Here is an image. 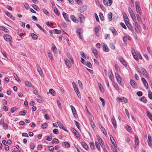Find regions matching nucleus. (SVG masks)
Instances as JSON below:
<instances>
[{
    "label": "nucleus",
    "instance_id": "nucleus-53",
    "mask_svg": "<svg viewBox=\"0 0 152 152\" xmlns=\"http://www.w3.org/2000/svg\"><path fill=\"white\" fill-rule=\"evenodd\" d=\"M86 65L88 67L91 68L92 67V65L91 63L88 61L87 63L86 64Z\"/></svg>",
    "mask_w": 152,
    "mask_h": 152
},
{
    "label": "nucleus",
    "instance_id": "nucleus-5",
    "mask_svg": "<svg viewBox=\"0 0 152 152\" xmlns=\"http://www.w3.org/2000/svg\"><path fill=\"white\" fill-rule=\"evenodd\" d=\"M4 38L5 40L8 42H10L11 39H12L10 35L8 34L4 35Z\"/></svg>",
    "mask_w": 152,
    "mask_h": 152
},
{
    "label": "nucleus",
    "instance_id": "nucleus-62",
    "mask_svg": "<svg viewBox=\"0 0 152 152\" xmlns=\"http://www.w3.org/2000/svg\"><path fill=\"white\" fill-rule=\"evenodd\" d=\"M120 25L121 27L124 28V29H126V27L124 23L121 22L120 23Z\"/></svg>",
    "mask_w": 152,
    "mask_h": 152
},
{
    "label": "nucleus",
    "instance_id": "nucleus-18",
    "mask_svg": "<svg viewBox=\"0 0 152 152\" xmlns=\"http://www.w3.org/2000/svg\"><path fill=\"white\" fill-rule=\"evenodd\" d=\"M72 131L74 133L76 136L78 138H79L80 137L79 135L78 134L77 132V131L74 128L72 129Z\"/></svg>",
    "mask_w": 152,
    "mask_h": 152
},
{
    "label": "nucleus",
    "instance_id": "nucleus-37",
    "mask_svg": "<svg viewBox=\"0 0 152 152\" xmlns=\"http://www.w3.org/2000/svg\"><path fill=\"white\" fill-rule=\"evenodd\" d=\"M109 78L111 81H113L114 80V77L112 72H111V73L109 76Z\"/></svg>",
    "mask_w": 152,
    "mask_h": 152
},
{
    "label": "nucleus",
    "instance_id": "nucleus-41",
    "mask_svg": "<svg viewBox=\"0 0 152 152\" xmlns=\"http://www.w3.org/2000/svg\"><path fill=\"white\" fill-rule=\"evenodd\" d=\"M52 48H51V50L53 52H55L56 51V47L55 46V45L54 44H52Z\"/></svg>",
    "mask_w": 152,
    "mask_h": 152
},
{
    "label": "nucleus",
    "instance_id": "nucleus-20",
    "mask_svg": "<svg viewBox=\"0 0 152 152\" xmlns=\"http://www.w3.org/2000/svg\"><path fill=\"white\" fill-rule=\"evenodd\" d=\"M111 121L114 128H117L116 122L115 119L112 118L111 119Z\"/></svg>",
    "mask_w": 152,
    "mask_h": 152
},
{
    "label": "nucleus",
    "instance_id": "nucleus-23",
    "mask_svg": "<svg viewBox=\"0 0 152 152\" xmlns=\"http://www.w3.org/2000/svg\"><path fill=\"white\" fill-rule=\"evenodd\" d=\"M110 30L111 31L114 35H118L117 31L114 28H111L110 29Z\"/></svg>",
    "mask_w": 152,
    "mask_h": 152
},
{
    "label": "nucleus",
    "instance_id": "nucleus-50",
    "mask_svg": "<svg viewBox=\"0 0 152 152\" xmlns=\"http://www.w3.org/2000/svg\"><path fill=\"white\" fill-rule=\"evenodd\" d=\"M76 93L77 94V95L78 98L80 99H81V96H80V92L79 91V90H78V89L77 90V91H75Z\"/></svg>",
    "mask_w": 152,
    "mask_h": 152
},
{
    "label": "nucleus",
    "instance_id": "nucleus-40",
    "mask_svg": "<svg viewBox=\"0 0 152 152\" xmlns=\"http://www.w3.org/2000/svg\"><path fill=\"white\" fill-rule=\"evenodd\" d=\"M32 88H33V93H34L36 95H37L38 94V91L36 90L35 88L34 87V86H32Z\"/></svg>",
    "mask_w": 152,
    "mask_h": 152
},
{
    "label": "nucleus",
    "instance_id": "nucleus-32",
    "mask_svg": "<svg viewBox=\"0 0 152 152\" xmlns=\"http://www.w3.org/2000/svg\"><path fill=\"white\" fill-rule=\"evenodd\" d=\"M58 140L56 138H54L52 141V143L53 144L54 143H58L59 142Z\"/></svg>",
    "mask_w": 152,
    "mask_h": 152
},
{
    "label": "nucleus",
    "instance_id": "nucleus-51",
    "mask_svg": "<svg viewBox=\"0 0 152 152\" xmlns=\"http://www.w3.org/2000/svg\"><path fill=\"white\" fill-rule=\"evenodd\" d=\"M56 102L58 106V107L60 109H62V107L61 106V103L60 101L59 100H57Z\"/></svg>",
    "mask_w": 152,
    "mask_h": 152
},
{
    "label": "nucleus",
    "instance_id": "nucleus-3",
    "mask_svg": "<svg viewBox=\"0 0 152 152\" xmlns=\"http://www.w3.org/2000/svg\"><path fill=\"white\" fill-rule=\"evenodd\" d=\"M117 99V101L119 102H122L126 103L128 101V100L126 98L123 97L120 98L118 97Z\"/></svg>",
    "mask_w": 152,
    "mask_h": 152
},
{
    "label": "nucleus",
    "instance_id": "nucleus-52",
    "mask_svg": "<svg viewBox=\"0 0 152 152\" xmlns=\"http://www.w3.org/2000/svg\"><path fill=\"white\" fill-rule=\"evenodd\" d=\"M136 145H138L139 143V140L137 137L136 136L135 137V140L134 141Z\"/></svg>",
    "mask_w": 152,
    "mask_h": 152
},
{
    "label": "nucleus",
    "instance_id": "nucleus-12",
    "mask_svg": "<svg viewBox=\"0 0 152 152\" xmlns=\"http://www.w3.org/2000/svg\"><path fill=\"white\" fill-rule=\"evenodd\" d=\"M5 14L8 17L10 18L12 20H15V18L12 16V15L8 11H6L5 12Z\"/></svg>",
    "mask_w": 152,
    "mask_h": 152
},
{
    "label": "nucleus",
    "instance_id": "nucleus-15",
    "mask_svg": "<svg viewBox=\"0 0 152 152\" xmlns=\"http://www.w3.org/2000/svg\"><path fill=\"white\" fill-rule=\"evenodd\" d=\"M37 71L38 72L39 74L41 76H42V75H43V73L40 66H39V65L37 64Z\"/></svg>",
    "mask_w": 152,
    "mask_h": 152
},
{
    "label": "nucleus",
    "instance_id": "nucleus-60",
    "mask_svg": "<svg viewBox=\"0 0 152 152\" xmlns=\"http://www.w3.org/2000/svg\"><path fill=\"white\" fill-rule=\"evenodd\" d=\"M113 86L114 87V88L117 90H119V88L118 85H117V84L116 83H114L113 84Z\"/></svg>",
    "mask_w": 152,
    "mask_h": 152
},
{
    "label": "nucleus",
    "instance_id": "nucleus-49",
    "mask_svg": "<svg viewBox=\"0 0 152 152\" xmlns=\"http://www.w3.org/2000/svg\"><path fill=\"white\" fill-rule=\"evenodd\" d=\"M76 93L77 94V95L78 98L80 99H81V96H80V92L79 91V90H78V89L77 90V91H75Z\"/></svg>",
    "mask_w": 152,
    "mask_h": 152
},
{
    "label": "nucleus",
    "instance_id": "nucleus-45",
    "mask_svg": "<svg viewBox=\"0 0 152 152\" xmlns=\"http://www.w3.org/2000/svg\"><path fill=\"white\" fill-rule=\"evenodd\" d=\"M32 7L35 10H36L37 11H39V8L37 6V5L34 4L32 5Z\"/></svg>",
    "mask_w": 152,
    "mask_h": 152
},
{
    "label": "nucleus",
    "instance_id": "nucleus-10",
    "mask_svg": "<svg viewBox=\"0 0 152 152\" xmlns=\"http://www.w3.org/2000/svg\"><path fill=\"white\" fill-rule=\"evenodd\" d=\"M130 83L132 85V86L134 88H137V84L136 83L135 81L133 80H131L130 81Z\"/></svg>",
    "mask_w": 152,
    "mask_h": 152
},
{
    "label": "nucleus",
    "instance_id": "nucleus-42",
    "mask_svg": "<svg viewBox=\"0 0 152 152\" xmlns=\"http://www.w3.org/2000/svg\"><path fill=\"white\" fill-rule=\"evenodd\" d=\"M116 79L119 83L121 85H122V83L121 81L122 79L121 77H118L117 78H116Z\"/></svg>",
    "mask_w": 152,
    "mask_h": 152
},
{
    "label": "nucleus",
    "instance_id": "nucleus-26",
    "mask_svg": "<svg viewBox=\"0 0 152 152\" xmlns=\"http://www.w3.org/2000/svg\"><path fill=\"white\" fill-rule=\"evenodd\" d=\"M126 26L131 31H132L133 32L134 30L133 29V27L129 23Z\"/></svg>",
    "mask_w": 152,
    "mask_h": 152
},
{
    "label": "nucleus",
    "instance_id": "nucleus-9",
    "mask_svg": "<svg viewBox=\"0 0 152 152\" xmlns=\"http://www.w3.org/2000/svg\"><path fill=\"white\" fill-rule=\"evenodd\" d=\"M92 52L94 53V55L96 58H98V53L96 49L94 48H91Z\"/></svg>",
    "mask_w": 152,
    "mask_h": 152
},
{
    "label": "nucleus",
    "instance_id": "nucleus-31",
    "mask_svg": "<svg viewBox=\"0 0 152 152\" xmlns=\"http://www.w3.org/2000/svg\"><path fill=\"white\" fill-rule=\"evenodd\" d=\"M146 113L148 116L149 117L151 120L152 121V115L150 112L148 111H147Z\"/></svg>",
    "mask_w": 152,
    "mask_h": 152
},
{
    "label": "nucleus",
    "instance_id": "nucleus-2",
    "mask_svg": "<svg viewBox=\"0 0 152 152\" xmlns=\"http://www.w3.org/2000/svg\"><path fill=\"white\" fill-rule=\"evenodd\" d=\"M96 137L97 139L98 142L99 143L100 145L102 148L105 147L104 142L99 135H96Z\"/></svg>",
    "mask_w": 152,
    "mask_h": 152
},
{
    "label": "nucleus",
    "instance_id": "nucleus-13",
    "mask_svg": "<svg viewBox=\"0 0 152 152\" xmlns=\"http://www.w3.org/2000/svg\"><path fill=\"white\" fill-rule=\"evenodd\" d=\"M81 29L80 28H78L77 29V35H78L79 38L80 39H82L83 37H82V36L81 35Z\"/></svg>",
    "mask_w": 152,
    "mask_h": 152
},
{
    "label": "nucleus",
    "instance_id": "nucleus-21",
    "mask_svg": "<svg viewBox=\"0 0 152 152\" xmlns=\"http://www.w3.org/2000/svg\"><path fill=\"white\" fill-rule=\"evenodd\" d=\"M81 144L82 146L86 150H88V146L85 142H81Z\"/></svg>",
    "mask_w": 152,
    "mask_h": 152
},
{
    "label": "nucleus",
    "instance_id": "nucleus-44",
    "mask_svg": "<svg viewBox=\"0 0 152 152\" xmlns=\"http://www.w3.org/2000/svg\"><path fill=\"white\" fill-rule=\"evenodd\" d=\"M36 25L42 31L44 32H45V30L39 24H36Z\"/></svg>",
    "mask_w": 152,
    "mask_h": 152
},
{
    "label": "nucleus",
    "instance_id": "nucleus-61",
    "mask_svg": "<svg viewBox=\"0 0 152 152\" xmlns=\"http://www.w3.org/2000/svg\"><path fill=\"white\" fill-rule=\"evenodd\" d=\"M143 83L145 86V87L147 88H148V83L146 81L143 82Z\"/></svg>",
    "mask_w": 152,
    "mask_h": 152
},
{
    "label": "nucleus",
    "instance_id": "nucleus-19",
    "mask_svg": "<svg viewBox=\"0 0 152 152\" xmlns=\"http://www.w3.org/2000/svg\"><path fill=\"white\" fill-rule=\"evenodd\" d=\"M64 61L66 65L69 68H70L71 64L69 61L67 59H65Z\"/></svg>",
    "mask_w": 152,
    "mask_h": 152
},
{
    "label": "nucleus",
    "instance_id": "nucleus-56",
    "mask_svg": "<svg viewBox=\"0 0 152 152\" xmlns=\"http://www.w3.org/2000/svg\"><path fill=\"white\" fill-rule=\"evenodd\" d=\"M99 17H100V18L101 20L102 21L103 20H104V19L103 15L102 13H101V12L100 13H99Z\"/></svg>",
    "mask_w": 152,
    "mask_h": 152
},
{
    "label": "nucleus",
    "instance_id": "nucleus-14",
    "mask_svg": "<svg viewBox=\"0 0 152 152\" xmlns=\"http://www.w3.org/2000/svg\"><path fill=\"white\" fill-rule=\"evenodd\" d=\"M99 127L100 129H101L102 132L106 136H107V132L105 131V129L101 125H99Z\"/></svg>",
    "mask_w": 152,
    "mask_h": 152
},
{
    "label": "nucleus",
    "instance_id": "nucleus-29",
    "mask_svg": "<svg viewBox=\"0 0 152 152\" xmlns=\"http://www.w3.org/2000/svg\"><path fill=\"white\" fill-rule=\"evenodd\" d=\"M139 24L137 22H136L134 23V26L135 29L136 31H137L138 29L139 28Z\"/></svg>",
    "mask_w": 152,
    "mask_h": 152
},
{
    "label": "nucleus",
    "instance_id": "nucleus-30",
    "mask_svg": "<svg viewBox=\"0 0 152 152\" xmlns=\"http://www.w3.org/2000/svg\"><path fill=\"white\" fill-rule=\"evenodd\" d=\"M26 113V111L24 110L20 112L19 113V115H24Z\"/></svg>",
    "mask_w": 152,
    "mask_h": 152
},
{
    "label": "nucleus",
    "instance_id": "nucleus-7",
    "mask_svg": "<svg viewBox=\"0 0 152 152\" xmlns=\"http://www.w3.org/2000/svg\"><path fill=\"white\" fill-rule=\"evenodd\" d=\"M62 145L63 147L66 148H69L70 147V144L67 142H63Z\"/></svg>",
    "mask_w": 152,
    "mask_h": 152
},
{
    "label": "nucleus",
    "instance_id": "nucleus-58",
    "mask_svg": "<svg viewBox=\"0 0 152 152\" xmlns=\"http://www.w3.org/2000/svg\"><path fill=\"white\" fill-rule=\"evenodd\" d=\"M110 48L113 49L114 50L115 49V47L113 44L112 43H111L110 44Z\"/></svg>",
    "mask_w": 152,
    "mask_h": 152
},
{
    "label": "nucleus",
    "instance_id": "nucleus-28",
    "mask_svg": "<svg viewBox=\"0 0 152 152\" xmlns=\"http://www.w3.org/2000/svg\"><path fill=\"white\" fill-rule=\"evenodd\" d=\"M101 29V28L99 25L98 26L94 28L95 32L96 33H98L99 31Z\"/></svg>",
    "mask_w": 152,
    "mask_h": 152
},
{
    "label": "nucleus",
    "instance_id": "nucleus-63",
    "mask_svg": "<svg viewBox=\"0 0 152 152\" xmlns=\"http://www.w3.org/2000/svg\"><path fill=\"white\" fill-rule=\"evenodd\" d=\"M53 10L54 12L57 15H59V13L58 12V10L56 8L54 7Z\"/></svg>",
    "mask_w": 152,
    "mask_h": 152
},
{
    "label": "nucleus",
    "instance_id": "nucleus-16",
    "mask_svg": "<svg viewBox=\"0 0 152 152\" xmlns=\"http://www.w3.org/2000/svg\"><path fill=\"white\" fill-rule=\"evenodd\" d=\"M102 48L103 50L105 52H108L109 51V50L108 47L105 44H103Z\"/></svg>",
    "mask_w": 152,
    "mask_h": 152
},
{
    "label": "nucleus",
    "instance_id": "nucleus-39",
    "mask_svg": "<svg viewBox=\"0 0 152 152\" xmlns=\"http://www.w3.org/2000/svg\"><path fill=\"white\" fill-rule=\"evenodd\" d=\"M48 57L51 60H53V57L52 55L50 53V51H48Z\"/></svg>",
    "mask_w": 152,
    "mask_h": 152
},
{
    "label": "nucleus",
    "instance_id": "nucleus-55",
    "mask_svg": "<svg viewBox=\"0 0 152 152\" xmlns=\"http://www.w3.org/2000/svg\"><path fill=\"white\" fill-rule=\"evenodd\" d=\"M136 10L137 12L140 15H141L142 12H141V9L140 7H138L136 9Z\"/></svg>",
    "mask_w": 152,
    "mask_h": 152
},
{
    "label": "nucleus",
    "instance_id": "nucleus-22",
    "mask_svg": "<svg viewBox=\"0 0 152 152\" xmlns=\"http://www.w3.org/2000/svg\"><path fill=\"white\" fill-rule=\"evenodd\" d=\"M25 83L26 86L29 87H31L32 86V84L30 82L26 81H25Z\"/></svg>",
    "mask_w": 152,
    "mask_h": 152
},
{
    "label": "nucleus",
    "instance_id": "nucleus-35",
    "mask_svg": "<svg viewBox=\"0 0 152 152\" xmlns=\"http://www.w3.org/2000/svg\"><path fill=\"white\" fill-rule=\"evenodd\" d=\"M53 32L58 34H60L61 33V30H59L57 29H55L53 30Z\"/></svg>",
    "mask_w": 152,
    "mask_h": 152
},
{
    "label": "nucleus",
    "instance_id": "nucleus-17",
    "mask_svg": "<svg viewBox=\"0 0 152 152\" xmlns=\"http://www.w3.org/2000/svg\"><path fill=\"white\" fill-rule=\"evenodd\" d=\"M63 15L66 21H69V18H68V15L67 13L63 12Z\"/></svg>",
    "mask_w": 152,
    "mask_h": 152
},
{
    "label": "nucleus",
    "instance_id": "nucleus-24",
    "mask_svg": "<svg viewBox=\"0 0 152 152\" xmlns=\"http://www.w3.org/2000/svg\"><path fill=\"white\" fill-rule=\"evenodd\" d=\"M31 36L32 37L33 39L34 40L37 39L38 37L37 35L33 33L31 34Z\"/></svg>",
    "mask_w": 152,
    "mask_h": 152
},
{
    "label": "nucleus",
    "instance_id": "nucleus-6",
    "mask_svg": "<svg viewBox=\"0 0 152 152\" xmlns=\"http://www.w3.org/2000/svg\"><path fill=\"white\" fill-rule=\"evenodd\" d=\"M118 58L121 63L124 66H126V64L123 59V58L120 56H118Z\"/></svg>",
    "mask_w": 152,
    "mask_h": 152
},
{
    "label": "nucleus",
    "instance_id": "nucleus-47",
    "mask_svg": "<svg viewBox=\"0 0 152 152\" xmlns=\"http://www.w3.org/2000/svg\"><path fill=\"white\" fill-rule=\"evenodd\" d=\"M49 92L53 96L55 95V92L53 89H50L49 90Z\"/></svg>",
    "mask_w": 152,
    "mask_h": 152
},
{
    "label": "nucleus",
    "instance_id": "nucleus-1",
    "mask_svg": "<svg viewBox=\"0 0 152 152\" xmlns=\"http://www.w3.org/2000/svg\"><path fill=\"white\" fill-rule=\"evenodd\" d=\"M128 10L132 19L134 21H135L136 20V17L133 11L130 7L128 8Z\"/></svg>",
    "mask_w": 152,
    "mask_h": 152
},
{
    "label": "nucleus",
    "instance_id": "nucleus-4",
    "mask_svg": "<svg viewBox=\"0 0 152 152\" xmlns=\"http://www.w3.org/2000/svg\"><path fill=\"white\" fill-rule=\"evenodd\" d=\"M141 71H142V74L144 77L147 78H148V75L147 71L144 68H141Z\"/></svg>",
    "mask_w": 152,
    "mask_h": 152
},
{
    "label": "nucleus",
    "instance_id": "nucleus-64",
    "mask_svg": "<svg viewBox=\"0 0 152 152\" xmlns=\"http://www.w3.org/2000/svg\"><path fill=\"white\" fill-rule=\"evenodd\" d=\"M17 110V109L15 107H13L11 108V112L12 113H13L15 111Z\"/></svg>",
    "mask_w": 152,
    "mask_h": 152
},
{
    "label": "nucleus",
    "instance_id": "nucleus-34",
    "mask_svg": "<svg viewBox=\"0 0 152 152\" xmlns=\"http://www.w3.org/2000/svg\"><path fill=\"white\" fill-rule=\"evenodd\" d=\"M90 145L91 149L94 150L95 149L94 144L93 142H90Z\"/></svg>",
    "mask_w": 152,
    "mask_h": 152
},
{
    "label": "nucleus",
    "instance_id": "nucleus-11",
    "mask_svg": "<svg viewBox=\"0 0 152 152\" xmlns=\"http://www.w3.org/2000/svg\"><path fill=\"white\" fill-rule=\"evenodd\" d=\"M87 8L86 6H83L79 9L78 10L81 13L85 11Z\"/></svg>",
    "mask_w": 152,
    "mask_h": 152
},
{
    "label": "nucleus",
    "instance_id": "nucleus-48",
    "mask_svg": "<svg viewBox=\"0 0 152 152\" xmlns=\"http://www.w3.org/2000/svg\"><path fill=\"white\" fill-rule=\"evenodd\" d=\"M148 97L150 99H152V93L150 90L148 91Z\"/></svg>",
    "mask_w": 152,
    "mask_h": 152
},
{
    "label": "nucleus",
    "instance_id": "nucleus-27",
    "mask_svg": "<svg viewBox=\"0 0 152 152\" xmlns=\"http://www.w3.org/2000/svg\"><path fill=\"white\" fill-rule=\"evenodd\" d=\"M0 29L6 32H8L9 31L6 28L2 26H0Z\"/></svg>",
    "mask_w": 152,
    "mask_h": 152
},
{
    "label": "nucleus",
    "instance_id": "nucleus-43",
    "mask_svg": "<svg viewBox=\"0 0 152 152\" xmlns=\"http://www.w3.org/2000/svg\"><path fill=\"white\" fill-rule=\"evenodd\" d=\"M95 144L96 147L97 148V149L99 151H100V147L99 146V143L97 142H95Z\"/></svg>",
    "mask_w": 152,
    "mask_h": 152
},
{
    "label": "nucleus",
    "instance_id": "nucleus-57",
    "mask_svg": "<svg viewBox=\"0 0 152 152\" xmlns=\"http://www.w3.org/2000/svg\"><path fill=\"white\" fill-rule=\"evenodd\" d=\"M53 132L54 133L57 134L59 133L58 130L57 129H55L53 130Z\"/></svg>",
    "mask_w": 152,
    "mask_h": 152
},
{
    "label": "nucleus",
    "instance_id": "nucleus-38",
    "mask_svg": "<svg viewBox=\"0 0 152 152\" xmlns=\"http://www.w3.org/2000/svg\"><path fill=\"white\" fill-rule=\"evenodd\" d=\"M48 125L47 123H45L44 124H43L41 126V127L43 129H45L46 128V127L48 126Z\"/></svg>",
    "mask_w": 152,
    "mask_h": 152
},
{
    "label": "nucleus",
    "instance_id": "nucleus-46",
    "mask_svg": "<svg viewBox=\"0 0 152 152\" xmlns=\"http://www.w3.org/2000/svg\"><path fill=\"white\" fill-rule=\"evenodd\" d=\"M108 17L110 21H111L112 20V14L111 12H110L108 14Z\"/></svg>",
    "mask_w": 152,
    "mask_h": 152
},
{
    "label": "nucleus",
    "instance_id": "nucleus-8",
    "mask_svg": "<svg viewBox=\"0 0 152 152\" xmlns=\"http://www.w3.org/2000/svg\"><path fill=\"white\" fill-rule=\"evenodd\" d=\"M110 139L113 146L115 148L116 147V144H115L116 142H115L114 139L112 135L110 136Z\"/></svg>",
    "mask_w": 152,
    "mask_h": 152
},
{
    "label": "nucleus",
    "instance_id": "nucleus-36",
    "mask_svg": "<svg viewBox=\"0 0 152 152\" xmlns=\"http://www.w3.org/2000/svg\"><path fill=\"white\" fill-rule=\"evenodd\" d=\"M70 18L71 19L73 20V21H74L75 22H76V21H77L76 18L73 15H71L70 16Z\"/></svg>",
    "mask_w": 152,
    "mask_h": 152
},
{
    "label": "nucleus",
    "instance_id": "nucleus-59",
    "mask_svg": "<svg viewBox=\"0 0 152 152\" xmlns=\"http://www.w3.org/2000/svg\"><path fill=\"white\" fill-rule=\"evenodd\" d=\"M125 128L129 132H130L131 129V127L128 125H126Z\"/></svg>",
    "mask_w": 152,
    "mask_h": 152
},
{
    "label": "nucleus",
    "instance_id": "nucleus-25",
    "mask_svg": "<svg viewBox=\"0 0 152 152\" xmlns=\"http://www.w3.org/2000/svg\"><path fill=\"white\" fill-rule=\"evenodd\" d=\"M140 101L144 103H146L147 102L146 99L144 96H142L141 98H140Z\"/></svg>",
    "mask_w": 152,
    "mask_h": 152
},
{
    "label": "nucleus",
    "instance_id": "nucleus-33",
    "mask_svg": "<svg viewBox=\"0 0 152 152\" xmlns=\"http://www.w3.org/2000/svg\"><path fill=\"white\" fill-rule=\"evenodd\" d=\"M57 124H58V125L59 127L61 129H62L64 128V126L63 125V124L61 123L60 122H57Z\"/></svg>",
    "mask_w": 152,
    "mask_h": 152
},
{
    "label": "nucleus",
    "instance_id": "nucleus-54",
    "mask_svg": "<svg viewBox=\"0 0 152 152\" xmlns=\"http://www.w3.org/2000/svg\"><path fill=\"white\" fill-rule=\"evenodd\" d=\"M99 99L102 102V105L103 106H104V105H105V101H104V99L101 97L99 98Z\"/></svg>",
    "mask_w": 152,
    "mask_h": 152
}]
</instances>
